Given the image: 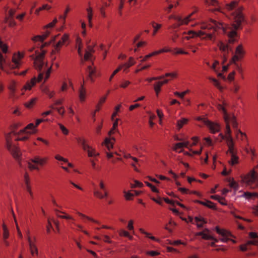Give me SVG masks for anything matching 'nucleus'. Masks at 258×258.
Instances as JSON below:
<instances>
[{
	"mask_svg": "<svg viewBox=\"0 0 258 258\" xmlns=\"http://www.w3.org/2000/svg\"><path fill=\"white\" fill-rule=\"evenodd\" d=\"M206 3L209 6L215 7L212 11H221L233 23L234 30H228L226 25L222 23L217 22L212 20L211 24L203 23L201 24V30L195 31L190 30L187 33H183L182 39L189 40L195 37H199L203 39L210 40L214 41L216 38V33L218 30H222L223 32L228 36V44L220 41L217 46L222 52L221 57L223 63H225L228 57L230 52H232L230 44L233 43L237 35L236 30L241 28V24L245 22V16L243 13L244 8L237 1H233L225 4L222 8L216 0H207Z\"/></svg>",
	"mask_w": 258,
	"mask_h": 258,
	"instance_id": "f257e3e1",
	"label": "nucleus"
},
{
	"mask_svg": "<svg viewBox=\"0 0 258 258\" xmlns=\"http://www.w3.org/2000/svg\"><path fill=\"white\" fill-rule=\"evenodd\" d=\"M218 108L223 113L224 119L226 123L225 132L226 135L220 134L219 136L221 137L222 140H225L226 141L227 146L234 144L233 139L231 136V130L229 124L230 123L234 128H237L238 123L236 121V117L233 114H229L223 105H218Z\"/></svg>",
	"mask_w": 258,
	"mask_h": 258,
	"instance_id": "f03ea898",
	"label": "nucleus"
},
{
	"mask_svg": "<svg viewBox=\"0 0 258 258\" xmlns=\"http://www.w3.org/2000/svg\"><path fill=\"white\" fill-rule=\"evenodd\" d=\"M258 164L247 174L241 177L242 181L250 188L258 187Z\"/></svg>",
	"mask_w": 258,
	"mask_h": 258,
	"instance_id": "7ed1b4c3",
	"label": "nucleus"
},
{
	"mask_svg": "<svg viewBox=\"0 0 258 258\" xmlns=\"http://www.w3.org/2000/svg\"><path fill=\"white\" fill-rule=\"evenodd\" d=\"M197 12V10L196 9L184 18H182L179 16L170 15L169 17V19H173L176 21V23L172 25L170 28L174 29L178 28L181 25H187L189 22L195 19V18L192 17V16Z\"/></svg>",
	"mask_w": 258,
	"mask_h": 258,
	"instance_id": "20e7f679",
	"label": "nucleus"
},
{
	"mask_svg": "<svg viewBox=\"0 0 258 258\" xmlns=\"http://www.w3.org/2000/svg\"><path fill=\"white\" fill-rule=\"evenodd\" d=\"M47 158H41L38 156H34L28 162V167L31 170H39L40 167L43 166L47 162Z\"/></svg>",
	"mask_w": 258,
	"mask_h": 258,
	"instance_id": "39448f33",
	"label": "nucleus"
},
{
	"mask_svg": "<svg viewBox=\"0 0 258 258\" xmlns=\"http://www.w3.org/2000/svg\"><path fill=\"white\" fill-rule=\"evenodd\" d=\"M35 125L33 123L29 124L24 129L21 130L20 133H17V141H25L28 138L29 135L35 133Z\"/></svg>",
	"mask_w": 258,
	"mask_h": 258,
	"instance_id": "423d86ee",
	"label": "nucleus"
},
{
	"mask_svg": "<svg viewBox=\"0 0 258 258\" xmlns=\"http://www.w3.org/2000/svg\"><path fill=\"white\" fill-rule=\"evenodd\" d=\"M46 45V43H45L41 45V50L42 51L41 53H39L36 56L34 55H32L31 56L32 59L34 60V67L38 71H41L42 70L44 64L43 58L45 53V51L42 50V48Z\"/></svg>",
	"mask_w": 258,
	"mask_h": 258,
	"instance_id": "0eeeda50",
	"label": "nucleus"
},
{
	"mask_svg": "<svg viewBox=\"0 0 258 258\" xmlns=\"http://www.w3.org/2000/svg\"><path fill=\"white\" fill-rule=\"evenodd\" d=\"M77 142L81 145L83 149L87 152L88 156L89 157H96L99 156V154L97 153L95 149L89 146L87 143L86 140L81 138L77 139Z\"/></svg>",
	"mask_w": 258,
	"mask_h": 258,
	"instance_id": "6e6552de",
	"label": "nucleus"
},
{
	"mask_svg": "<svg viewBox=\"0 0 258 258\" xmlns=\"http://www.w3.org/2000/svg\"><path fill=\"white\" fill-rule=\"evenodd\" d=\"M197 120L206 125L209 128L211 133L213 134L219 132L220 131V127L218 124L211 122L206 118L199 117L197 118Z\"/></svg>",
	"mask_w": 258,
	"mask_h": 258,
	"instance_id": "1a4fd4ad",
	"label": "nucleus"
},
{
	"mask_svg": "<svg viewBox=\"0 0 258 258\" xmlns=\"http://www.w3.org/2000/svg\"><path fill=\"white\" fill-rule=\"evenodd\" d=\"M16 125L14 124L10 126L11 132L5 135L6 144L14 143L16 141Z\"/></svg>",
	"mask_w": 258,
	"mask_h": 258,
	"instance_id": "9d476101",
	"label": "nucleus"
},
{
	"mask_svg": "<svg viewBox=\"0 0 258 258\" xmlns=\"http://www.w3.org/2000/svg\"><path fill=\"white\" fill-rule=\"evenodd\" d=\"M9 90L8 98L12 99L13 101L15 100L16 98V82L14 80H11L7 86Z\"/></svg>",
	"mask_w": 258,
	"mask_h": 258,
	"instance_id": "9b49d317",
	"label": "nucleus"
},
{
	"mask_svg": "<svg viewBox=\"0 0 258 258\" xmlns=\"http://www.w3.org/2000/svg\"><path fill=\"white\" fill-rule=\"evenodd\" d=\"M16 11L14 9H11L9 10L8 13L6 14L5 18V22L8 23L9 26L13 27L15 25V20L14 19V16L15 14Z\"/></svg>",
	"mask_w": 258,
	"mask_h": 258,
	"instance_id": "f8f14e48",
	"label": "nucleus"
},
{
	"mask_svg": "<svg viewBox=\"0 0 258 258\" xmlns=\"http://www.w3.org/2000/svg\"><path fill=\"white\" fill-rule=\"evenodd\" d=\"M44 77V73H40L38 75V78H36L35 77H33L31 80L30 83H28L24 88V89L26 90H30L31 87L34 86L35 83L38 82H39L42 80Z\"/></svg>",
	"mask_w": 258,
	"mask_h": 258,
	"instance_id": "ddd939ff",
	"label": "nucleus"
},
{
	"mask_svg": "<svg viewBox=\"0 0 258 258\" xmlns=\"http://www.w3.org/2000/svg\"><path fill=\"white\" fill-rule=\"evenodd\" d=\"M23 187L24 189L29 192L31 198H33V195L31 189V186L30 185V179L28 174H25L24 177V185Z\"/></svg>",
	"mask_w": 258,
	"mask_h": 258,
	"instance_id": "4468645a",
	"label": "nucleus"
},
{
	"mask_svg": "<svg viewBox=\"0 0 258 258\" xmlns=\"http://www.w3.org/2000/svg\"><path fill=\"white\" fill-rule=\"evenodd\" d=\"M69 39V35L67 34H63L60 39L55 44L54 47L55 50L59 52L61 46L65 44Z\"/></svg>",
	"mask_w": 258,
	"mask_h": 258,
	"instance_id": "2eb2a0df",
	"label": "nucleus"
},
{
	"mask_svg": "<svg viewBox=\"0 0 258 258\" xmlns=\"http://www.w3.org/2000/svg\"><path fill=\"white\" fill-rule=\"evenodd\" d=\"M216 232L222 236V238H221V240L222 241L227 242L228 240H231L233 242H235L234 240H233L228 237L230 234L227 231L221 229L218 227H216Z\"/></svg>",
	"mask_w": 258,
	"mask_h": 258,
	"instance_id": "dca6fc26",
	"label": "nucleus"
},
{
	"mask_svg": "<svg viewBox=\"0 0 258 258\" xmlns=\"http://www.w3.org/2000/svg\"><path fill=\"white\" fill-rule=\"evenodd\" d=\"M6 147L9 153L14 158H16V146L14 143H7Z\"/></svg>",
	"mask_w": 258,
	"mask_h": 258,
	"instance_id": "f3484780",
	"label": "nucleus"
},
{
	"mask_svg": "<svg viewBox=\"0 0 258 258\" xmlns=\"http://www.w3.org/2000/svg\"><path fill=\"white\" fill-rule=\"evenodd\" d=\"M29 248L32 255L34 257L38 254V250L35 244L31 241L30 237H28Z\"/></svg>",
	"mask_w": 258,
	"mask_h": 258,
	"instance_id": "a211bd4d",
	"label": "nucleus"
},
{
	"mask_svg": "<svg viewBox=\"0 0 258 258\" xmlns=\"http://www.w3.org/2000/svg\"><path fill=\"white\" fill-rule=\"evenodd\" d=\"M189 145V142L188 141L184 142H181V143H178L175 144L173 150L174 151L176 152H182V150H181L180 151H178V149H181L183 147H186L187 148L188 146Z\"/></svg>",
	"mask_w": 258,
	"mask_h": 258,
	"instance_id": "6ab92c4d",
	"label": "nucleus"
},
{
	"mask_svg": "<svg viewBox=\"0 0 258 258\" xmlns=\"http://www.w3.org/2000/svg\"><path fill=\"white\" fill-rule=\"evenodd\" d=\"M50 34V32L48 30H46L44 34L42 35H37L33 38L34 41H40L43 42L46 38H47Z\"/></svg>",
	"mask_w": 258,
	"mask_h": 258,
	"instance_id": "aec40b11",
	"label": "nucleus"
},
{
	"mask_svg": "<svg viewBox=\"0 0 258 258\" xmlns=\"http://www.w3.org/2000/svg\"><path fill=\"white\" fill-rule=\"evenodd\" d=\"M54 211L56 213V216L60 218L65 219H73V218L71 216L67 215L66 213L63 211H61L57 209H54Z\"/></svg>",
	"mask_w": 258,
	"mask_h": 258,
	"instance_id": "412c9836",
	"label": "nucleus"
},
{
	"mask_svg": "<svg viewBox=\"0 0 258 258\" xmlns=\"http://www.w3.org/2000/svg\"><path fill=\"white\" fill-rule=\"evenodd\" d=\"M86 91L84 87V85L82 84L79 90V96L81 101H84L86 97Z\"/></svg>",
	"mask_w": 258,
	"mask_h": 258,
	"instance_id": "4be33fe9",
	"label": "nucleus"
},
{
	"mask_svg": "<svg viewBox=\"0 0 258 258\" xmlns=\"http://www.w3.org/2000/svg\"><path fill=\"white\" fill-rule=\"evenodd\" d=\"M237 153L230 154V160L229 161V164L232 166L237 164L239 163V157L236 155Z\"/></svg>",
	"mask_w": 258,
	"mask_h": 258,
	"instance_id": "5701e85b",
	"label": "nucleus"
},
{
	"mask_svg": "<svg viewBox=\"0 0 258 258\" xmlns=\"http://www.w3.org/2000/svg\"><path fill=\"white\" fill-rule=\"evenodd\" d=\"M242 196L247 200H251L258 198V194L257 192H250L246 191L243 193Z\"/></svg>",
	"mask_w": 258,
	"mask_h": 258,
	"instance_id": "b1692460",
	"label": "nucleus"
},
{
	"mask_svg": "<svg viewBox=\"0 0 258 258\" xmlns=\"http://www.w3.org/2000/svg\"><path fill=\"white\" fill-rule=\"evenodd\" d=\"M112 140L114 141V139L113 138L111 139L106 138L104 142L103 143V145H104L108 150H110V149L113 147V143Z\"/></svg>",
	"mask_w": 258,
	"mask_h": 258,
	"instance_id": "393cba45",
	"label": "nucleus"
},
{
	"mask_svg": "<svg viewBox=\"0 0 258 258\" xmlns=\"http://www.w3.org/2000/svg\"><path fill=\"white\" fill-rule=\"evenodd\" d=\"M102 190L104 192V194H102L101 192H100L98 190L94 191V196H95L96 197H97V198H98L100 199H102L104 198L107 197L108 196V194L106 190V189L105 188V190Z\"/></svg>",
	"mask_w": 258,
	"mask_h": 258,
	"instance_id": "a878e982",
	"label": "nucleus"
},
{
	"mask_svg": "<svg viewBox=\"0 0 258 258\" xmlns=\"http://www.w3.org/2000/svg\"><path fill=\"white\" fill-rule=\"evenodd\" d=\"M195 219V221L197 222V226L199 228H202L203 226V224L207 223L206 220L203 217H196Z\"/></svg>",
	"mask_w": 258,
	"mask_h": 258,
	"instance_id": "bb28decb",
	"label": "nucleus"
},
{
	"mask_svg": "<svg viewBox=\"0 0 258 258\" xmlns=\"http://www.w3.org/2000/svg\"><path fill=\"white\" fill-rule=\"evenodd\" d=\"M87 19L88 20L89 23V26L90 27H92V17H93V12H92V9L91 7L88 8L87 9Z\"/></svg>",
	"mask_w": 258,
	"mask_h": 258,
	"instance_id": "cd10ccee",
	"label": "nucleus"
},
{
	"mask_svg": "<svg viewBox=\"0 0 258 258\" xmlns=\"http://www.w3.org/2000/svg\"><path fill=\"white\" fill-rule=\"evenodd\" d=\"M200 204L213 210L216 209V205L210 201L207 200L206 202H200Z\"/></svg>",
	"mask_w": 258,
	"mask_h": 258,
	"instance_id": "c85d7f7f",
	"label": "nucleus"
},
{
	"mask_svg": "<svg viewBox=\"0 0 258 258\" xmlns=\"http://www.w3.org/2000/svg\"><path fill=\"white\" fill-rule=\"evenodd\" d=\"M88 72L89 73V78L91 80V81H93V77L96 76V69L95 68H93L91 66H88Z\"/></svg>",
	"mask_w": 258,
	"mask_h": 258,
	"instance_id": "c756f323",
	"label": "nucleus"
},
{
	"mask_svg": "<svg viewBox=\"0 0 258 258\" xmlns=\"http://www.w3.org/2000/svg\"><path fill=\"white\" fill-rule=\"evenodd\" d=\"M151 24L153 28V32L152 35L153 36H154L156 34L158 30L161 28L162 25L156 23L154 22H152Z\"/></svg>",
	"mask_w": 258,
	"mask_h": 258,
	"instance_id": "7c9ffc66",
	"label": "nucleus"
},
{
	"mask_svg": "<svg viewBox=\"0 0 258 258\" xmlns=\"http://www.w3.org/2000/svg\"><path fill=\"white\" fill-rule=\"evenodd\" d=\"M136 61L134 59V58L132 57H130L129 60L127 62L125 63L123 65H121L122 68H125V69H126L132 66L134 64H135Z\"/></svg>",
	"mask_w": 258,
	"mask_h": 258,
	"instance_id": "2f4dec72",
	"label": "nucleus"
},
{
	"mask_svg": "<svg viewBox=\"0 0 258 258\" xmlns=\"http://www.w3.org/2000/svg\"><path fill=\"white\" fill-rule=\"evenodd\" d=\"M244 53V51L243 49V47L241 44L238 45L235 50V54H237L242 57L243 54Z\"/></svg>",
	"mask_w": 258,
	"mask_h": 258,
	"instance_id": "473e14b6",
	"label": "nucleus"
},
{
	"mask_svg": "<svg viewBox=\"0 0 258 258\" xmlns=\"http://www.w3.org/2000/svg\"><path fill=\"white\" fill-rule=\"evenodd\" d=\"M3 229V237L5 239H7L9 236V230L7 228V227L5 223L4 222L2 225Z\"/></svg>",
	"mask_w": 258,
	"mask_h": 258,
	"instance_id": "72a5a7b5",
	"label": "nucleus"
},
{
	"mask_svg": "<svg viewBox=\"0 0 258 258\" xmlns=\"http://www.w3.org/2000/svg\"><path fill=\"white\" fill-rule=\"evenodd\" d=\"M5 62V59L4 58V56L2 53L0 52V68L1 70H4L7 72V74H10L11 72L5 70L4 67H3V63Z\"/></svg>",
	"mask_w": 258,
	"mask_h": 258,
	"instance_id": "f704fd0d",
	"label": "nucleus"
},
{
	"mask_svg": "<svg viewBox=\"0 0 258 258\" xmlns=\"http://www.w3.org/2000/svg\"><path fill=\"white\" fill-rule=\"evenodd\" d=\"M188 122V119L185 118H182L181 119L178 120L177 122V126L178 128H181L183 125Z\"/></svg>",
	"mask_w": 258,
	"mask_h": 258,
	"instance_id": "c9c22d12",
	"label": "nucleus"
},
{
	"mask_svg": "<svg viewBox=\"0 0 258 258\" xmlns=\"http://www.w3.org/2000/svg\"><path fill=\"white\" fill-rule=\"evenodd\" d=\"M36 101V98H34L31 99L29 102L25 103V106L28 108H30L33 107Z\"/></svg>",
	"mask_w": 258,
	"mask_h": 258,
	"instance_id": "e433bc0d",
	"label": "nucleus"
},
{
	"mask_svg": "<svg viewBox=\"0 0 258 258\" xmlns=\"http://www.w3.org/2000/svg\"><path fill=\"white\" fill-rule=\"evenodd\" d=\"M228 147V150L227 152V153H229L230 154L237 153V151L236 149L234 148V144L233 145H230L227 146Z\"/></svg>",
	"mask_w": 258,
	"mask_h": 258,
	"instance_id": "4c0bfd02",
	"label": "nucleus"
},
{
	"mask_svg": "<svg viewBox=\"0 0 258 258\" xmlns=\"http://www.w3.org/2000/svg\"><path fill=\"white\" fill-rule=\"evenodd\" d=\"M17 69L19 68V66L21 64V59L23 58L24 54L23 53H21L19 51H17Z\"/></svg>",
	"mask_w": 258,
	"mask_h": 258,
	"instance_id": "58836bf2",
	"label": "nucleus"
},
{
	"mask_svg": "<svg viewBox=\"0 0 258 258\" xmlns=\"http://www.w3.org/2000/svg\"><path fill=\"white\" fill-rule=\"evenodd\" d=\"M198 235L202 236L203 239L206 240L213 239V238L212 236L208 234L205 233L204 232H200L198 233Z\"/></svg>",
	"mask_w": 258,
	"mask_h": 258,
	"instance_id": "ea45409f",
	"label": "nucleus"
},
{
	"mask_svg": "<svg viewBox=\"0 0 258 258\" xmlns=\"http://www.w3.org/2000/svg\"><path fill=\"white\" fill-rule=\"evenodd\" d=\"M77 44L78 45V52L80 56H82L81 40L80 38L77 39Z\"/></svg>",
	"mask_w": 258,
	"mask_h": 258,
	"instance_id": "a19ab883",
	"label": "nucleus"
},
{
	"mask_svg": "<svg viewBox=\"0 0 258 258\" xmlns=\"http://www.w3.org/2000/svg\"><path fill=\"white\" fill-rule=\"evenodd\" d=\"M236 129V136L237 138H238V134H240V136H241V140H243L244 139H245L246 140L247 139V136L245 133H242L240 130H238L237 128Z\"/></svg>",
	"mask_w": 258,
	"mask_h": 258,
	"instance_id": "79ce46f5",
	"label": "nucleus"
},
{
	"mask_svg": "<svg viewBox=\"0 0 258 258\" xmlns=\"http://www.w3.org/2000/svg\"><path fill=\"white\" fill-rule=\"evenodd\" d=\"M12 61L14 63V64H10L9 65V68L10 70H13L15 69L16 68V58L15 57V53H14L13 58H12Z\"/></svg>",
	"mask_w": 258,
	"mask_h": 258,
	"instance_id": "37998d69",
	"label": "nucleus"
},
{
	"mask_svg": "<svg viewBox=\"0 0 258 258\" xmlns=\"http://www.w3.org/2000/svg\"><path fill=\"white\" fill-rule=\"evenodd\" d=\"M241 58V57L240 56H239V55H238L237 54H235L232 56V57L231 59V62L236 65L237 64L236 61H238Z\"/></svg>",
	"mask_w": 258,
	"mask_h": 258,
	"instance_id": "c03bdc74",
	"label": "nucleus"
},
{
	"mask_svg": "<svg viewBox=\"0 0 258 258\" xmlns=\"http://www.w3.org/2000/svg\"><path fill=\"white\" fill-rule=\"evenodd\" d=\"M92 53L89 52L88 51H85V53L84 55V58L85 60H89L91 59L92 57Z\"/></svg>",
	"mask_w": 258,
	"mask_h": 258,
	"instance_id": "a18cd8bd",
	"label": "nucleus"
},
{
	"mask_svg": "<svg viewBox=\"0 0 258 258\" xmlns=\"http://www.w3.org/2000/svg\"><path fill=\"white\" fill-rule=\"evenodd\" d=\"M159 82H158L155 85H154V90L156 93L157 95H158V93L160 91L161 87L162 85H159Z\"/></svg>",
	"mask_w": 258,
	"mask_h": 258,
	"instance_id": "49530a36",
	"label": "nucleus"
},
{
	"mask_svg": "<svg viewBox=\"0 0 258 258\" xmlns=\"http://www.w3.org/2000/svg\"><path fill=\"white\" fill-rule=\"evenodd\" d=\"M58 125L63 134L66 135L68 134L69 131L65 126L60 123H58Z\"/></svg>",
	"mask_w": 258,
	"mask_h": 258,
	"instance_id": "de8ad7c7",
	"label": "nucleus"
},
{
	"mask_svg": "<svg viewBox=\"0 0 258 258\" xmlns=\"http://www.w3.org/2000/svg\"><path fill=\"white\" fill-rule=\"evenodd\" d=\"M51 8L50 6H49L48 5L45 4L43 5L42 7L40 8L39 9H37L36 10V13L38 14L40 11H41L42 10H49Z\"/></svg>",
	"mask_w": 258,
	"mask_h": 258,
	"instance_id": "09e8293b",
	"label": "nucleus"
},
{
	"mask_svg": "<svg viewBox=\"0 0 258 258\" xmlns=\"http://www.w3.org/2000/svg\"><path fill=\"white\" fill-rule=\"evenodd\" d=\"M69 11H70V8H69V7H67L66 10L64 11V15L60 16V17H59V18L62 20L63 23L65 22L67 15L68 13L69 12Z\"/></svg>",
	"mask_w": 258,
	"mask_h": 258,
	"instance_id": "8fccbe9b",
	"label": "nucleus"
},
{
	"mask_svg": "<svg viewBox=\"0 0 258 258\" xmlns=\"http://www.w3.org/2000/svg\"><path fill=\"white\" fill-rule=\"evenodd\" d=\"M77 214L81 217H83V218H85L86 219H87L88 220H90V221H91L92 222H94L95 223H99L98 221H95L94 220V219H93L92 218H91L88 216H86V215L80 213V212H77Z\"/></svg>",
	"mask_w": 258,
	"mask_h": 258,
	"instance_id": "3c124183",
	"label": "nucleus"
},
{
	"mask_svg": "<svg viewBox=\"0 0 258 258\" xmlns=\"http://www.w3.org/2000/svg\"><path fill=\"white\" fill-rule=\"evenodd\" d=\"M122 69V66H119L117 69H116L111 75L109 78V81H111L113 77Z\"/></svg>",
	"mask_w": 258,
	"mask_h": 258,
	"instance_id": "603ef678",
	"label": "nucleus"
},
{
	"mask_svg": "<svg viewBox=\"0 0 258 258\" xmlns=\"http://www.w3.org/2000/svg\"><path fill=\"white\" fill-rule=\"evenodd\" d=\"M155 55H157V52H152L148 55H146L144 57V58L142 60V61L143 62V61H145L147 60V59H148L149 58L153 56H154Z\"/></svg>",
	"mask_w": 258,
	"mask_h": 258,
	"instance_id": "864d4df0",
	"label": "nucleus"
},
{
	"mask_svg": "<svg viewBox=\"0 0 258 258\" xmlns=\"http://www.w3.org/2000/svg\"><path fill=\"white\" fill-rule=\"evenodd\" d=\"M210 80L213 81V82L214 84V85L217 87L219 89L221 90L222 88L221 86L220 85L219 83L218 82V81L214 78H210Z\"/></svg>",
	"mask_w": 258,
	"mask_h": 258,
	"instance_id": "5fc2aeb1",
	"label": "nucleus"
},
{
	"mask_svg": "<svg viewBox=\"0 0 258 258\" xmlns=\"http://www.w3.org/2000/svg\"><path fill=\"white\" fill-rule=\"evenodd\" d=\"M57 19L55 18L52 22L49 23L48 25H47L45 26V28L53 27L54 26V25L57 23Z\"/></svg>",
	"mask_w": 258,
	"mask_h": 258,
	"instance_id": "6e6d98bb",
	"label": "nucleus"
},
{
	"mask_svg": "<svg viewBox=\"0 0 258 258\" xmlns=\"http://www.w3.org/2000/svg\"><path fill=\"white\" fill-rule=\"evenodd\" d=\"M55 158L57 160H59V161H63L65 163H68V159H66V158H64L62 157H61L60 155H56L55 156Z\"/></svg>",
	"mask_w": 258,
	"mask_h": 258,
	"instance_id": "4d7b16f0",
	"label": "nucleus"
},
{
	"mask_svg": "<svg viewBox=\"0 0 258 258\" xmlns=\"http://www.w3.org/2000/svg\"><path fill=\"white\" fill-rule=\"evenodd\" d=\"M169 243L170 244H171V245H178V244H184V243L183 242H182L180 240H174V241H170L169 242Z\"/></svg>",
	"mask_w": 258,
	"mask_h": 258,
	"instance_id": "13d9d810",
	"label": "nucleus"
},
{
	"mask_svg": "<svg viewBox=\"0 0 258 258\" xmlns=\"http://www.w3.org/2000/svg\"><path fill=\"white\" fill-rule=\"evenodd\" d=\"M230 186L236 190L237 189L238 187L237 183L234 180L232 181L230 183Z\"/></svg>",
	"mask_w": 258,
	"mask_h": 258,
	"instance_id": "bf43d9fd",
	"label": "nucleus"
},
{
	"mask_svg": "<svg viewBox=\"0 0 258 258\" xmlns=\"http://www.w3.org/2000/svg\"><path fill=\"white\" fill-rule=\"evenodd\" d=\"M179 37V35L176 33V31L173 32V36L171 38V39L173 42H175L176 39Z\"/></svg>",
	"mask_w": 258,
	"mask_h": 258,
	"instance_id": "052dcab7",
	"label": "nucleus"
},
{
	"mask_svg": "<svg viewBox=\"0 0 258 258\" xmlns=\"http://www.w3.org/2000/svg\"><path fill=\"white\" fill-rule=\"evenodd\" d=\"M125 198L127 200H130L131 198L134 196V195L130 192H127L125 191H124Z\"/></svg>",
	"mask_w": 258,
	"mask_h": 258,
	"instance_id": "680f3d73",
	"label": "nucleus"
},
{
	"mask_svg": "<svg viewBox=\"0 0 258 258\" xmlns=\"http://www.w3.org/2000/svg\"><path fill=\"white\" fill-rule=\"evenodd\" d=\"M119 235L121 236H123L126 237L129 236V233L127 231H125L124 230H121L119 231Z\"/></svg>",
	"mask_w": 258,
	"mask_h": 258,
	"instance_id": "e2e57ef3",
	"label": "nucleus"
},
{
	"mask_svg": "<svg viewBox=\"0 0 258 258\" xmlns=\"http://www.w3.org/2000/svg\"><path fill=\"white\" fill-rule=\"evenodd\" d=\"M235 74V72L233 71L232 72L230 73L229 74V75L228 76V79L230 81H232L234 80Z\"/></svg>",
	"mask_w": 258,
	"mask_h": 258,
	"instance_id": "0e129e2a",
	"label": "nucleus"
},
{
	"mask_svg": "<svg viewBox=\"0 0 258 258\" xmlns=\"http://www.w3.org/2000/svg\"><path fill=\"white\" fill-rule=\"evenodd\" d=\"M56 109L57 110L58 113L61 115H63L64 113V109L63 107H60V108H56Z\"/></svg>",
	"mask_w": 258,
	"mask_h": 258,
	"instance_id": "69168bd1",
	"label": "nucleus"
},
{
	"mask_svg": "<svg viewBox=\"0 0 258 258\" xmlns=\"http://www.w3.org/2000/svg\"><path fill=\"white\" fill-rule=\"evenodd\" d=\"M177 76L176 73H166L165 76L166 77H170L172 78H175Z\"/></svg>",
	"mask_w": 258,
	"mask_h": 258,
	"instance_id": "338daca9",
	"label": "nucleus"
},
{
	"mask_svg": "<svg viewBox=\"0 0 258 258\" xmlns=\"http://www.w3.org/2000/svg\"><path fill=\"white\" fill-rule=\"evenodd\" d=\"M133 223H134V222L133 220H130L128 222V225H127V228H128V230H132L134 229Z\"/></svg>",
	"mask_w": 258,
	"mask_h": 258,
	"instance_id": "774afa93",
	"label": "nucleus"
}]
</instances>
